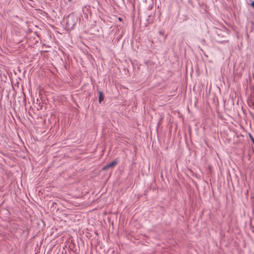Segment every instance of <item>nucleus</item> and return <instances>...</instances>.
Returning <instances> with one entry per match:
<instances>
[{
  "label": "nucleus",
  "instance_id": "1",
  "mask_svg": "<svg viewBox=\"0 0 254 254\" xmlns=\"http://www.w3.org/2000/svg\"><path fill=\"white\" fill-rule=\"evenodd\" d=\"M76 22L74 20V16L69 15L66 18V24L69 28H72L75 24Z\"/></svg>",
  "mask_w": 254,
  "mask_h": 254
},
{
  "label": "nucleus",
  "instance_id": "2",
  "mask_svg": "<svg viewBox=\"0 0 254 254\" xmlns=\"http://www.w3.org/2000/svg\"><path fill=\"white\" fill-rule=\"evenodd\" d=\"M98 94H99V103H101L102 102V101H103L104 100V95L103 93L101 91H98Z\"/></svg>",
  "mask_w": 254,
  "mask_h": 254
},
{
  "label": "nucleus",
  "instance_id": "3",
  "mask_svg": "<svg viewBox=\"0 0 254 254\" xmlns=\"http://www.w3.org/2000/svg\"><path fill=\"white\" fill-rule=\"evenodd\" d=\"M111 167V162L108 163L107 165H105L103 167L104 170H106L109 168Z\"/></svg>",
  "mask_w": 254,
  "mask_h": 254
},
{
  "label": "nucleus",
  "instance_id": "4",
  "mask_svg": "<svg viewBox=\"0 0 254 254\" xmlns=\"http://www.w3.org/2000/svg\"><path fill=\"white\" fill-rule=\"evenodd\" d=\"M250 137H251V139L252 141H253V143L254 144V138H253V137L251 135H250Z\"/></svg>",
  "mask_w": 254,
  "mask_h": 254
},
{
  "label": "nucleus",
  "instance_id": "5",
  "mask_svg": "<svg viewBox=\"0 0 254 254\" xmlns=\"http://www.w3.org/2000/svg\"><path fill=\"white\" fill-rule=\"evenodd\" d=\"M116 163H116V162H112V166H113L115 165L116 164Z\"/></svg>",
  "mask_w": 254,
  "mask_h": 254
},
{
  "label": "nucleus",
  "instance_id": "6",
  "mask_svg": "<svg viewBox=\"0 0 254 254\" xmlns=\"http://www.w3.org/2000/svg\"><path fill=\"white\" fill-rule=\"evenodd\" d=\"M251 5H252L253 7H254V1H253V2H252V3H251Z\"/></svg>",
  "mask_w": 254,
  "mask_h": 254
},
{
  "label": "nucleus",
  "instance_id": "7",
  "mask_svg": "<svg viewBox=\"0 0 254 254\" xmlns=\"http://www.w3.org/2000/svg\"><path fill=\"white\" fill-rule=\"evenodd\" d=\"M118 19H119V20L120 21H121V20H122V19H121V17H119V18H118Z\"/></svg>",
  "mask_w": 254,
  "mask_h": 254
},
{
  "label": "nucleus",
  "instance_id": "8",
  "mask_svg": "<svg viewBox=\"0 0 254 254\" xmlns=\"http://www.w3.org/2000/svg\"><path fill=\"white\" fill-rule=\"evenodd\" d=\"M72 0H68V2H70Z\"/></svg>",
  "mask_w": 254,
  "mask_h": 254
},
{
  "label": "nucleus",
  "instance_id": "9",
  "mask_svg": "<svg viewBox=\"0 0 254 254\" xmlns=\"http://www.w3.org/2000/svg\"><path fill=\"white\" fill-rule=\"evenodd\" d=\"M253 106H254V107H253V108H254V103H253Z\"/></svg>",
  "mask_w": 254,
  "mask_h": 254
}]
</instances>
